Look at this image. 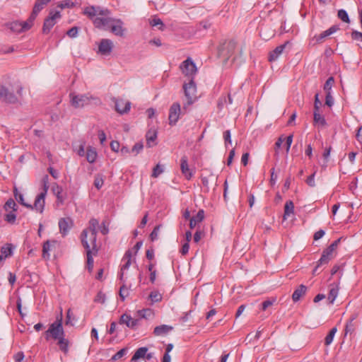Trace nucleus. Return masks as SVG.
<instances>
[{"instance_id":"nucleus-1","label":"nucleus","mask_w":362,"mask_h":362,"mask_svg":"<svg viewBox=\"0 0 362 362\" xmlns=\"http://www.w3.org/2000/svg\"><path fill=\"white\" fill-rule=\"evenodd\" d=\"M45 339L49 340L52 338L54 340L65 336V332L62 326V313L57 317L56 320L50 324L48 329L45 332Z\"/></svg>"},{"instance_id":"nucleus-2","label":"nucleus","mask_w":362,"mask_h":362,"mask_svg":"<svg viewBox=\"0 0 362 362\" xmlns=\"http://www.w3.org/2000/svg\"><path fill=\"white\" fill-rule=\"evenodd\" d=\"M42 182L43 184V190L37 195L34 202V204H31V207H29V209L35 210L40 214H42L45 209V197L49 189L48 175L44 176Z\"/></svg>"},{"instance_id":"nucleus-3","label":"nucleus","mask_w":362,"mask_h":362,"mask_svg":"<svg viewBox=\"0 0 362 362\" xmlns=\"http://www.w3.org/2000/svg\"><path fill=\"white\" fill-rule=\"evenodd\" d=\"M69 97L71 104L75 108L83 107L88 105L92 100L95 101V104L100 103L98 98L93 97L89 94L75 95L71 93L69 94Z\"/></svg>"},{"instance_id":"nucleus-4","label":"nucleus","mask_w":362,"mask_h":362,"mask_svg":"<svg viewBox=\"0 0 362 362\" xmlns=\"http://www.w3.org/2000/svg\"><path fill=\"white\" fill-rule=\"evenodd\" d=\"M183 89L187 101L183 104L182 111L185 112L196 100L197 86L194 81L191 79L189 83L183 85Z\"/></svg>"},{"instance_id":"nucleus-5","label":"nucleus","mask_w":362,"mask_h":362,"mask_svg":"<svg viewBox=\"0 0 362 362\" xmlns=\"http://www.w3.org/2000/svg\"><path fill=\"white\" fill-rule=\"evenodd\" d=\"M81 243L83 247L86 250V256H87V268L88 272H91L93 268V258L92 256V252L96 254L95 250L93 248H90V245L88 243L87 240V230H83L81 233Z\"/></svg>"},{"instance_id":"nucleus-6","label":"nucleus","mask_w":362,"mask_h":362,"mask_svg":"<svg viewBox=\"0 0 362 362\" xmlns=\"http://www.w3.org/2000/svg\"><path fill=\"white\" fill-rule=\"evenodd\" d=\"M61 18L59 11L51 10L49 16L45 18L43 24L42 32L45 34L49 33L53 26L56 24L57 21Z\"/></svg>"},{"instance_id":"nucleus-7","label":"nucleus","mask_w":362,"mask_h":362,"mask_svg":"<svg viewBox=\"0 0 362 362\" xmlns=\"http://www.w3.org/2000/svg\"><path fill=\"white\" fill-rule=\"evenodd\" d=\"M99 227V222L96 218H91L89 221V227L86 229L87 235L90 233V245L93 246V250L98 252L96 248V238H97V228Z\"/></svg>"},{"instance_id":"nucleus-8","label":"nucleus","mask_w":362,"mask_h":362,"mask_svg":"<svg viewBox=\"0 0 362 362\" xmlns=\"http://www.w3.org/2000/svg\"><path fill=\"white\" fill-rule=\"evenodd\" d=\"M0 100L9 104H16L19 102L18 98L13 92L3 85L0 84Z\"/></svg>"},{"instance_id":"nucleus-9","label":"nucleus","mask_w":362,"mask_h":362,"mask_svg":"<svg viewBox=\"0 0 362 362\" xmlns=\"http://www.w3.org/2000/svg\"><path fill=\"white\" fill-rule=\"evenodd\" d=\"M114 20L115 18L111 17V16L106 17H95L93 19V23L95 27L98 29L109 30L112 22H114Z\"/></svg>"},{"instance_id":"nucleus-10","label":"nucleus","mask_w":362,"mask_h":362,"mask_svg":"<svg viewBox=\"0 0 362 362\" xmlns=\"http://www.w3.org/2000/svg\"><path fill=\"white\" fill-rule=\"evenodd\" d=\"M182 112L181 107L179 103H174L170 107L169 110V124L174 126L176 124L180 119V114Z\"/></svg>"},{"instance_id":"nucleus-11","label":"nucleus","mask_w":362,"mask_h":362,"mask_svg":"<svg viewBox=\"0 0 362 362\" xmlns=\"http://www.w3.org/2000/svg\"><path fill=\"white\" fill-rule=\"evenodd\" d=\"M58 225L62 236L65 237L69 234V230L73 228L74 221L70 217L61 218L59 220Z\"/></svg>"},{"instance_id":"nucleus-12","label":"nucleus","mask_w":362,"mask_h":362,"mask_svg":"<svg viewBox=\"0 0 362 362\" xmlns=\"http://www.w3.org/2000/svg\"><path fill=\"white\" fill-rule=\"evenodd\" d=\"M139 322L138 319L132 318L130 315L124 313L121 315L119 322L120 325H125L132 329H135L139 325Z\"/></svg>"},{"instance_id":"nucleus-13","label":"nucleus","mask_w":362,"mask_h":362,"mask_svg":"<svg viewBox=\"0 0 362 362\" xmlns=\"http://www.w3.org/2000/svg\"><path fill=\"white\" fill-rule=\"evenodd\" d=\"M124 23L119 18H115L110 30L115 35L122 37L124 35L125 29L123 27Z\"/></svg>"},{"instance_id":"nucleus-14","label":"nucleus","mask_w":362,"mask_h":362,"mask_svg":"<svg viewBox=\"0 0 362 362\" xmlns=\"http://www.w3.org/2000/svg\"><path fill=\"white\" fill-rule=\"evenodd\" d=\"M113 48V42L109 39H102L99 46L98 52L103 55H108L111 53Z\"/></svg>"},{"instance_id":"nucleus-15","label":"nucleus","mask_w":362,"mask_h":362,"mask_svg":"<svg viewBox=\"0 0 362 362\" xmlns=\"http://www.w3.org/2000/svg\"><path fill=\"white\" fill-rule=\"evenodd\" d=\"M182 72L187 76H192L197 71V67L194 62L189 58L185 60L181 64Z\"/></svg>"},{"instance_id":"nucleus-16","label":"nucleus","mask_w":362,"mask_h":362,"mask_svg":"<svg viewBox=\"0 0 362 362\" xmlns=\"http://www.w3.org/2000/svg\"><path fill=\"white\" fill-rule=\"evenodd\" d=\"M180 168L182 175L187 180H190L193 176V171L189 168L188 165V159L186 156H184L180 159Z\"/></svg>"},{"instance_id":"nucleus-17","label":"nucleus","mask_w":362,"mask_h":362,"mask_svg":"<svg viewBox=\"0 0 362 362\" xmlns=\"http://www.w3.org/2000/svg\"><path fill=\"white\" fill-rule=\"evenodd\" d=\"M339 30V26L337 25H334L331 26L329 29L321 33L320 35H315L313 38L316 40V42L321 43L325 40L326 37L335 33Z\"/></svg>"},{"instance_id":"nucleus-18","label":"nucleus","mask_w":362,"mask_h":362,"mask_svg":"<svg viewBox=\"0 0 362 362\" xmlns=\"http://www.w3.org/2000/svg\"><path fill=\"white\" fill-rule=\"evenodd\" d=\"M115 110L123 115L129 111L131 103L123 99H115Z\"/></svg>"},{"instance_id":"nucleus-19","label":"nucleus","mask_w":362,"mask_h":362,"mask_svg":"<svg viewBox=\"0 0 362 362\" xmlns=\"http://www.w3.org/2000/svg\"><path fill=\"white\" fill-rule=\"evenodd\" d=\"M174 329V327L168 325L156 326L153 329V334L156 337H165Z\"/></svg>"},{"instance_id":"nucleus-20","label":"nucleus","mask_w":362,"mask_h":362,"mask_svg":"<svg viewBox=\"0 0 362 362\" xmlns=\"http://www.w3.org/2000/svg\"><path fill=\"white\" fill-rule=\"evenodd\" d=\"M51 0H37L31 15V20L35 19L38 13L44 8L45 6H46L48 3H49Z\"/></svg>"},{"instance_id":"nucleus-21","label":"nucleus","mask_w":362,"mask_h":362,"mask_svg":"<svg viewBox=\"0 0 362 362\" xmlns=\"http://www.w3.org/2000/svg\"><path fill=\"white\" fill-rule=\"evenodd\" d=\"M288 44V42H286L284 44L277 46L274 50L269 53V61L274 62L276 60L279 56L283 53L286 46Z\"/></svg>"},{"instance_id":"nucleus-22","label":"nucleus","mask_w":362,"mask_h":362,"mask_svg":"<svg viewBox=\"0 0 362 362\" xmlns=\"http://www.w3.org/2000/svg\"><path fill=\"white\" fill-rule=\"evenodd\" d=\"M204 218V210H199L195 216H193L189 220V227L191 229L195 228L197 224L201 223Z\"/></svg>"},{"instance_id":"nucleus-23","label":"nucleus","mask_w":362,"mask_h":362,"mask_svg":"<svg viewBox=\"0 0 362 362\" xmlns=\"http://www.w3.org/2000/svg\"><path fill=\"white\" fill-rule=\"evenodd\" d=\"M306 291L307 287L303 284H300L293 293V301L298 302L300 299V298L305 294Z\"/></svg>"},{"instance_id":"nucleus-24","label":"nucleus","mask_w":362,"mask_h":362,"mask_svg":"<svg viewBox=\"0 0 362 362\" xmlns=\"http://www.w3.org/2000/svg\"><path fill=\"white\" fill-rule=\"evenodd\" d=\"M147 351V347L143 346L139 348L134 354L131 360H132V362H140L139 359L144 358Z\"/></svg>"},{"instance_id":"nucleus-25","label":"nucleus","mask_w":362,"mask_h":362,"mask_svg":"<svg viewBox=\"0 0 362 362\" xmlns=\"http://www.w3.org/2000/svg\"><path fill=\"white\" fill-rule=\"evenodd\" d=\"M86 156L87 161L90 163H93L97 159L98 153L94 148L88 146L86 150Z\"/></svg>"},{"instance_id":"nucleus-26","label":"nucleus","mask_w":362,"mask_h":362,"mask_svg":"<svg viewBox=\"0 0 362 362\" xmlns=\"http://www.w3.org/2000/svg\"><path fill=\"white\" fill-rule=\"evenodd\" d=\"M313 122L315 125L320 127H325L327 125V122L325 117L322 115L320 112H313Z\"/></svg>"},{"instance_id":"nucleus-27","label":"nucleus","mask_w":362,"mask_h":362,"mask_svg":"<svg viewBox=\"0 0 362 362\" xmlns=\"http://www.w3.org/2000/svg\"><path fill=\"white\" fill-rule=\"evenodd\" d=\"M294 213V204L291 200H288L286 202L284 206V219H287L291 214Z\"/></svg>"},{"instance_id":"nucleus-28","label":"nucleus","mask_w":362,"mask_h":362,"mask_svg":"<svg viewBox=\"0 0 362 362\" xmlns=\"http://www.w3.org/2000/svg\"><path fill=\"white\" fill-rule=\"evenodd\" d=\"M131 259L132 252L130 250H127L122 258L124 264L121 267L122 271L127 270L129 268L132 263Z\"/></svg>"},{"instance_id":"nucleus-29","label":"nucleus","mask_w":362,"mask_h":362,"mask_svg":"<svg viewBox=\"0 0 362 362\" xmlns=\"http://www.w3.org/2000/svg\"><path fill=\"white\" fill-rule=\"evenodd\" d=\"M330 259V256L328 255L327 254H326L324 251L322 254V256L320 258V259L317 261V266L315 267V268L314 269L313 272H317L318 269L322 266L323 264H327L329 261Z\"/></svg>"},{"instance_id":"nucleus-30","label":"nucleus","mask_w":362,"mask_h":362,"mask_svg":"<svg viewBox=\"0 0 362 362\" xmlns=\"http://www.w3.org/2000/svg\"><path fill=\"white\" fill-rule=\"evenodd\" d=\"M83 14L87 16L89 18L93 19L97 16V6H87L83 10Z\"/></svg>"},{"instance_id":"nucleus-31","label":"nucleus","mask_w":362,"mask_h":362,"mask_svg":"<svg viewBox=\"0 0 362 362\" xmlns=\"http://www.w3.org/2000/svg\"><path fill=\"white\" fill-rule=\"evenodd\" d=\"M13 246L11 243H7L3 245L1 248V255H3L4 257L11 256L13 252Z\"/></svg>"},{"instance_id":"nucleus-32","label":"nucleus","mask_w":362,"mask_h":362,"mask_svg":"<svg viewBox=\"0 0 362 362\" xmlns=\"http://www.w3.org/2000/svg\"><path fill=\"white\" fill-rule=\"evenodd\" d=\"M57 340L60 350L66 354L69 351V340L65 338V336H63Z\"/></svg>"},{"instance_id":"nucleus-33","label":"nucleus","mask_w":362,"mask_h":362,"mask_svg":"<svg viewBox=\"0 0 362 362\" xmlns=\"http://www.w3.org/2000/svg\"><path fill=\"white\" fill-rule=\"evenodd\" d=\"M146 146L149 148L152 147L154 144L153 142L155 141L156 137H157V133L156 131H148L146 133Z\"/></svg>"},{"instance_id":"nucleus-34","label":"nucleus","mask_w":362,"mask_h":362,"mask_svg":"<svg viewBox=\"0 0 362 362\" xmlns=\"http://www.w3.org/2000/svg\"><path fill=\"white\" fill-rule=\"evenodd\" d=\"M339 293V288L337 286H332L328 293V300L333 304Z\"/></svg>"},{"instance_id":"nucleus-35","label":"nucleus","mask_w":362,"mask_h":362,"mask_svg":"<svg viewBox=\"0 0 362 362\" xmlns=\"http://www.w3.org/2000/svg\"><path fill=\"white\" fill-rule=\"evenodd\" d=\"M148 298L150 299L151 304H153L161 301L163 297L158 291L154 290L150 293Z\"/></svg>"},{"instance_id":"nucleus-36","label":"nucleus","mask_w":362,"mask_h":362,"mask_svg":"<svg viewBox=\"0 0 362 362\" xmlns=\"http://www.w3.org/2000/svg\"><path fill=\"white\" fill-rule=\"evenodd\" d=\"M14 197L17 202L20 203L21 205L25 206L28 209H29V207H31V204H28L24 201L23 194L18 192L17 188L14 189Z\"/></svg>"},{"instance_id":"nucleus-37","label":"nucleus","mask_w":362,"mask_h":362,"mask_svg":"<svg viewBox=\"0 0 362 362\" xmlns=\"http://www.w3.org/2000/svg\"><path fill=\"white\" fill-rule=\"evenodd\" d=\"M173 344L170 343L166 345L165 352L163 354V356L162 358V362H171V357L170 355V352L173 350Z\"/></svg>"},{"instance_id":"nucleus-38","label":"nucleus","mask_w":362,"mask_h":362,"mask_svg":"<svg viewBox=\"0 0 362 362\" xmlns=\"http://www.w3.org/2000/svg\"><path fill=\"white\" fill-rule=\"evenodd\" d=\"M4 209L5 211H8L11 209L13 211H16L18 206L15 201L12 198H10L6 202L4 206Z\"/></svg>"},{"instance_id":"nucleus-39","label":"nucleus","mask_w":362,"mask_h":362,"mask_svg":"<svg viewBox=\"0 0 362 362\" xmlns=\"http://www.w3.org/2000/svg\"><path fill=\"white\" fill-rule=\"evenodd\" d=\"M337 332V328L336 327L331 329L329 334L326 336L325 339V344L328 346L331 344L333 341L335 334Z\"/></svg>"},{"instance_id":"nucleus-40","label":"nucleus","mask_w":362,"mask_h":362,"mask_svg":"<svg viewBox=\"0 0 362 362\" xmlns=\"http://www.w3.org/2000/svg\"><path fill=\"white\" fill-rule=\"evenodd\" d=\"M355 317H352L346 324L344 329V334L346 336L348 334H351L354 331V320Z\"/></svg>"},{"instance_id":"nucleus-41","label":"nucleus","mask_w":362,"mask_h":362,"mask_svg":"<svg viewBox=\"0 0 362 362\" xmlns=\"http://www.w3.org/2000/svg\"><path fill=\"white\" fill-rule=\"evenodd\" d=\"M8 28L13 31V32H15V33H21L22 32V25H21V22L20 21H13V22H11L9 25H8Z\"/></svg>"},{"instance_id":"nucleus-42","label":"nucleus","mask_w":362,"mask_h":362,"mask_svg":"<svg viewBox=\"0 0 362 362\" xmlns=\"http://www.w3.org/2000/svg\"><path fill=\"white\" fill-rule=\"evenodd\" d=\"M334 83V77L330 76L327 79L326 82L324 84V87H323L326 93H331L332 88Z\"/></svg>"},{"instance_id":"nucleus-43","label":"nucleus","mask_w":362,"mask_h":362,"mask_svg":"<svg viewBox=\"0 0 362 362\" xmlns=\"http://www.w3.org/2000/svg\"><path fill=\"white\" fill-rule=\"evenodd\" d=\"M104 183L103 176L100 174H97L95 176L94 179V186L98 189H100Z\"/></svg>"},{"instance_id":"nucleus-44","label":"nucleus","mask_w":362,"mask_h":362,"mask_svg":"<svg viewBox=\"0 0 362 362\" xmlns=\"http://www.w3.org/2000/svg\"><path fill=\"white\" fill-rule=\"evenodd\" d=\"M137 314L141 318L147 319L153 314V312L151 309L146 308L138 310Z\"/></svg>"},{"instance_id":"nucleus-45","label":"nucleus","mask_w":362,"mask_h":362,"mask_svg":"<svg viewBox=\"0 0 362 362\" xmlns=\"http://www.w3.org/2000/svg\"><path fill=\"white\" fill-rule=\"evenodd\" d=\"M74 6H75V4L71 0H64V1H59L57 5V6L62 9L66 8H73Z\"/></svg>"},{"instance_id":"nucleus-46","label":"nucleus","mask_w":362,"mask_h":362,"mask_svg":"<svg viewBox=\"0 0 362 362\" xmlns=\"http://www.w3.org/2000/svg\"><path fill=\"white\" fill-rule=\"evenodd\" d=\"M111 12L109 9L97 6V17H106L110 16Z\"/></svg>"},{"instance_id":"nucleus-47","label":"nucleus","mask_w":362,"mask_h":362,"mask_svg":"<svg viewBox=\"0 0 362 362\" xmlns=\"http://www.w3.org/2000/svg\"><path fill=\"white\" fill-rule=\"evenodd\" d=\"M340 242V238L334 240L327 249L324 250V252L328 255L331 256L334 250L337 247L339 243Z\"/></svg>"},{"instance_id":"nucleus-48","label":"nucleus","mask_w":362,"mask_h":362,"mask_svg":"<svg viewBox=\"0 0 362 362\" xmlns=\"http://www.w3.org/2000/svg\"><path fill=\"white\" fill-rule=\"evenodd\" d=\"M35 19L31 20V15L26 21L21 22L22 32L29 30L33 25V22Z\"/></svg>"},{"instance_id":"nucleus-49","label":"nucleus","mask_w":362,"mask_h":362,"mask_svg":"<svg viewBox=\"0 0 362 362\" xmlns=\"http://www.w3.org/2000/svg\"><path fill=\"white\" fill-rule=\"evenodd\" d=\"M50 247H51V245H50L49 240L44 243L43 246H42V257L44 258L49 257V252L50 250Z\"/></svg>"},{"instance_id":"nucleus-50","label":"nucleus","mask_w":362,"mask_h":362,"mask_svg":"<svg viewBox=\"0 0 362 362\" xmlns=\"http://www.w3.org/2000/svg\"><path fill=\"white\" fill-rule=\"evenodd\" d=\"M337 16L343 22L349 23L350 21L348 13L344 9L339 10Z\"/></svg>"},{"instance_id":"nucleus-51","label":"nucleus","mask_w":362,"mask_h":362,"mask_svg":"<svg viewBox=\"0 0 362 362\" xmlns=\"http://www.w3.org/2000/svg\"><path fill=\"white\" fill-rule=\"evenodd\" d=\"M275 302H276L275 298H269L262 303L261 309L262 310H266L269 307L272 305Z\"/></svg>"},{"instance_id":"nucleus-52","label":"nucleus","mask_w":362,"mask_h":362,"mask_svg":"<svg viewBox=\"0 0 362 362\" xmlns=\"http://www.w3.org/2000/svg\"><path fill=\"white\" fill-rule=\"evenodd\" d=\"M15 212L16 211H11V212L6 214L5 215L4 220L9 223H15L16 220V214Z\"/></svg>"},{"instance_id":"nucleus-53","label":"nucleus","mask_w":362,"mask_h":362,"mask_svg":"<svg viewBox=\"0 0 362 362\" xmlns=\"http://www.w3.org/2000/svg\"><path fill=\"white\" fill-rule=\"evenodd\" d=\"M163 167L161 166L160 164H157L153 170L151 176L153 177H157L163 172Z\"/></svg>"},{"instance_id":"nucleus-54","label":"nucleus","mask_w":362,"mask_h":362,"mask_svg":"<svg viewBox=\"0 0 362 362\" xmlns=\"http://www.w3.org/2000/svg\"><path fill=\"white\" fill-rule=\"evenodd\" d=\"M52 190H53L54 193L56 194L57 199L59 201H60L61 202H62L63 197L61 195V194L62 192V188L60 186L57 185L55 187H52Z\"/></svg>"},{"instance_id":"nucleus-55","label":"nucleus","mask_w":362,"mask_h":362,"mask_svg":"<svg viewBox=\"0 0 362 362\" xmlns=\"http://www.w3.org/2000/svg\"><path fill=\"white\" fill-rule=\"evenodd\" d=\"M129 291L127 288H126L125 285L123 284L119 289V297L122 301H124L126 297L128 296Z\"/></svg>"},{"instance_id":"nucleus-56","label":"nucleus","mask_w":362,"mask_h":362,"mask_svg":"<svg viewBox=\"0 0 362 362\" xmlns=\"http://www.w3.org/2000/svg\"><path fill=\"white\" fill-rule=\"evenodd\" d=\"M144 148V145L142 142L136 143L132 147L131 151L134 153V155H137Z\"/></svg>"},{"instance_id":"nucleus-57","label":"nucleus","mask_w":362,"mask_h":362,"mask_svg":"<svg viewBox=\"0 0 362 362\" xmlns=\"http://www.w3.org/2000/svg\"><path fill=\"white\" fill-rule=\"evenodd\" d=\"M334 100L332 97L331 93H326L325 97V105H327L329 107H332L334 105Z\"/></svg>"},{"instance_id":"nucleus-58","label":"nucleus","mask_w":362,"mask_h":362,"mask_svg":"<svg viewBox=\"0 0 362 362\" xmlns=\"http://www.w3.org/2000/svg\"><path fill=\"white\" fill-rule=\"evenodd\" d=\"M321 106L322 102L319 99V94L316 93L315 95L314 111L320 112Z\"/></svg>"},{"instance_id":"nucleus-59","label":"nucleus","mask_w":362,"mask_h":362,"mask_svg":"<svg viewBox=\"0 0 362 362\" xmlns=\"http://www.w3.org/2000/svg\"><path fill=\"white\" fill-rule=\"evenodd\" d=\"M160 230V226H156L150 234L151 241H155L158 238V233Z\"/></svg>"},{"instance_id":"nucleus-60","label":"nucleus","mask_w":362,"mask_h":362,"mask_svg":"<svg viewBox=\"0 0 362 362\" xmlns=\"http://www.w3.org/2000/svg\"><path fill=\"white\" fill-rule=\"evenodd\" d=\"M127 350L125 349H122L119 351H118L115 355L112 356V360L117 361L122 357L124 356V355L126 354Z\"/></svg>"},{"instance_id":"nucleus-61","label":"nucleus","mask_w":362,"mask_h":362,"mask_svg":"<svg viewBox=\"0 0 362 362\" xmlns=\"http://www.w3.org/2000/svg\"><path fill=\"white\" fill-rule=\"evenodd\" d=\"M151 25L152 26H158V25H160V27L159 28V30H163V27H164V25L163 23V21L160 19V18H153L151 21Z\"/></svg>"},{"instance_id":"nucleus-62","label":"nucleus","mask_w":362,"mask_h":362,"mask_svg":"<svg viewBox=\"0 0 362 362\" xmlns=\"http://www.w3.org/2000/svg\"><path fill=\"white\" fill-rule=\"evenodd\" d=\"M78 27L76 26H74V27H72L71 29H69L66 34L70 37H76L77 35H78Z\"/></svg>"},{"instance_id":"nucleus-63","label":"nucleus","mask_w":362,"mask_h":362,"mask_svg":"<svg viewBox=\"0 0 362 362\" xmlns=\"http://www.w3.org/2000/svg\"><path fill=\"white\" fill-rule=\"evenodd\" d=\"M316 172H314L313 174H311L306 180V183L310 187H315V177Z\"/></svg>"},{"instance_id":"nucleus-64","label":"nucleus","mask_w":362,"mask_h":362,"mask_svg":"<svg viewBox=\"0 0 362 362\" xmlns=\"http://www.w3.org/2000/svg\"><path fill=\"white\" fill-rule=\"evenodd\" d=\"M351 37L354 40L362 41V33L354 30L351 33Z\"/></svg>"}]
</instances>
